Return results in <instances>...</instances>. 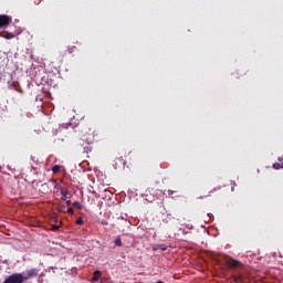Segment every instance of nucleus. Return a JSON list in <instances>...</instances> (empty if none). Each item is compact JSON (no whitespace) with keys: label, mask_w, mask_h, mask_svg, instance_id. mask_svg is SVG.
I'll return each instance as SVG.
<instances>
[{"label":"nucleus","mask_w":283,"mask_h":283,"mask_svg":"<svg viewBox=\"0 0 283 283\" xmlns=\"http://www.w3.org/2000/svg\"><path fill=\"white\" fill-rule=\"evenodd\" d=\"M233 281H234L235 283H244V275H242V274H235V275H233Z\"/></svg>","instance_id":"20e7f679"},{"label":"nucleus","mask_w":283,"mask_h":283,"mask_svg":"<svg viewBox=\"0 0 283 283\" xmlns=\"http://www.w3.org/2000/svg\"><path fill=\"white\" fill-rule=\"evenodd\" d=\"M114 242H115L116 247H123V241L120 240V238L115 239Z\"/></svg>","instance_id":"9b49d317"},{"label":"nucleus","mask_w":283,"mask_h":283,"mask_svg":"<svg viewBox=\"0 0 283 283\" xmlns=\"http://www.w3.org/2000/svg\"><path fill=\"white\" fill-rule=\"evenodd\" d=\"M66 213H70V216H74V208H69L66 210Z\"/></svg>","instance_id":"f8f14e48"},{"label":"nucleus","mask_w":283,"mask_h":283,"mask_svg":"<svg viewBox=\"0 0 283 283\" xmlns=\"http://www.w3.org/2000/svg\"><path fill=\"white\" fill-rule=\"evenodd\" d=\"M52 182H54V185H56V179H52Z\"/></svg>","instance_id":"6ab92c4d"},{"label":"nucleus","mask_w":283,"mask_h":283,"mask_svg":"<svg viewBox=\"0 0 283 283\" xmlns=\"http://www.w3.org/2000/svg\"><path fill=\"white\" fill-rule=\"evenodd\" d=\"M157 283H165V282H163V281H158Z\"/></svg>","instance_id":"412c9836"},{"label":"nucleus","mask_w":283,"mask_h":283,"mask_svg":"<svg viewBox=\"0 0 283 283\" xmlns=\"http://www.w3.org/2000/svg\"><path fill=\"white\" fill-rule=\"evenodd\" d=\"M73 207H75L76 209H83V205H81V202L78 201H74Z\"/></svg>","instance_id":"9d476101"},{"label":"nucleus","mask_w":283,"mask_h":283,"mask_svg":"<svg viewBox=\"0 0 283 283\" xmlns=\"http://www.w3.org/2000/svg\"><path fill=\"white\" fill-rule=\"evenodd\" d=\"M4 39H7L8 41H10V39H14V33L8 32V33L4 35Z\"/></svg>","instance_id":"1a4fd4ad"},{"label":"nucleus","mask_w":283,"mask_h":283,"mask_svg":"<svg viewBox=\"0 0 283 283\" xmlns=\"http://www.w3.org/2000/svg\"><path fill=\"white\" fill-rule=\"evenodd\" d=\"M158 249H160V244L153 245V251H158Z\"/></svg>","instance_id":"4468645a"},{"label":"nucleus","mask_w":283,"mask_h":283,"mask_svg":"<svg viewBox=\"0 0 283 283\" xmlns=\"http://www.w3.org/2000/svg\"><path fill=\"white\" fill-rule=\"evenodd\" d=\"M160 251H167V245L166 244H159Z\"/></svg>","instance_id":"ddd939ff"},{"label":"nucleus","mask_w":283,"mask_h":283,"mask_svg":"<svg viewBox=\"0 0 283 283\" xmlns=\"http://www.w3.org/2000/svg\"><path fill=\"white\" fill-rule=\"evenodd\" d=\"M75 48H76V46H69V48H67L69 53L72 54V52H74V49H75Z\"/></svg>","instance_id":"2eb2a0df"},{"label":"nucleus","mask_w":283,"mask_h":283,"mask_svg":"<svg viewBox=\"0 0 283 283\" xmlns=\"http://www.w3.org/2000/svg\"><path fill=\"white\" fill-rule=\"evenodd\" d=\"M39 275V271L36 269H29L22 273H13L7 276L3 283H23L31 280V277H36Z\"/></svg>","instance_id":"f257e3e1"},{"label":"nucleus","mask_w":283,"mask_h":283,"mask_svg":"<svg viewBox=\"0 0 283 283\" xmlns=\"http://www.w3.org/2000/svg\"><path fill=\"white\" fill-rule=\"evenodd\" d=\"M273 169H283V161L273 164Z\"/></svg>","instance_id":"0eeeda50"},{"label":"nucleus","mask_w":283,"mask_h":283,"mask_svg":"<svg viewBox=\"0 0 283 283\" xmlns=\"http://www.w3.org/2000/svg\"><path fill=\"white\" fill-rule=\"evenodd\" d=\"M52 171H53V174H59V171H61V166H59V165L53 166Z\"/></svg>","instance_id":"6e6552de"},{"label":"nucleus","mask_w":283,"mask_h":283,"mask_svg":"<svg viewBox=\"0 0 283 283\" xmlns=\"http://www.w3.org/2000/svg\"><path fill=\"white\" fill-rule=\"evenodd\" d=\"M98 280H101V271L96 270L93 273L92 282H98Z\"/></svg>","instance_id":"423d86ee"},{"label":"nucleus","mask_w":283,"mask_h":283,"mask_svg":"<svg viewBox=\"0 0 283 283\" xmlns=\"http://www.w3.org/2000/svg\"><path fill=\"white\" fill-rule=\"evenodd\" d=\"M226 264L233 271H235V269H242V262H240L231 256H228V260H226Z\"/></svg>","instance_id":"f03ea898"},{"label":"nucleus","mask_w":283,"mask_h":283,"mask_svg":"<svg viewBox=\"0 0 283 283\" xmlns=\"http://www.w3.org/2000/svg\"><path fill=\"white\" fill-rule=\"evenodd\" d=\"M51 231H59V226H52Z\"/></svg>","instance_id":"f3484780"},{"label":"nucleus","mask_w":283,"mask_h":283,"mask_svg":"<svg viewBox=\"0 0 283 283\" xmlns=\"http://www.w3.org/2000/svg\"><path fill=\"white\" fill-rule=\"evenodd\" d=\"M66 205H67V207H70V205H72V200H67Z\"/></svg>","instance_id":"a211bd4d"},{"label":"nucleus","mask_w":283,"mask_h":283,"mask_svg":"<svg viewBox=\"0 0 283 283\" xmlns=\"http://www.w3.org/2000/svg\"><path fill=\"white\" fill-rule=\"evenodd\" d=\"M60 193H61V196H62V197H61V200H67V196L70 195V191H67V190L61 188Z\"/></svg>","instance_id":"39448f33"},{"label":"nucleus","mask_w":283,"mask_h":283,"mask_svg":"<svg viewBox=\"0 0 283 283\" xmlns=\"http://www.w3.org/2000/svg\"><path fill=\"white\" fill-rule=\"evenodd\" d=\"M54 222H59V218H54Z\"/></svg>","instance_id":"aec40b11"},{"label":"nucleus","mask_w":283,"mask_h":283,"mask_svg":"<svg viewBox=\"0 0 283 283\" xmlns=\"http://www.w3.org/2000/svg\"><path fill=\"white\" fill-rule=\"evenodd\" d=\"M12 23V17L0 14V30L3 28H8Z\"/></svg>","instance_id":"7ed1b4c3"},{"label":"nucleus","mask_w":283,"mask_h":283,"mask_svg":"<svg viewBox=\"0 0 283 283\" xmlns=\"http://www.w3.org/2000/svg\"><path fill=\"white\" fill-rule=\"evenodd\" d=\"M76 224H83V219L82 218H77L76 219Z\"/></svg>","instance_id":"dca6fc26"}]
</instances>
